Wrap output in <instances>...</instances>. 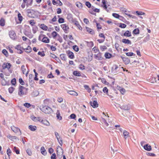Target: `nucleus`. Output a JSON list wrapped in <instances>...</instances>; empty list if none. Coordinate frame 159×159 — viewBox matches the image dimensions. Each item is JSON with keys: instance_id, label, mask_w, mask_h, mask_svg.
<instances>
[{"instance_id": "obj_1", "label": "nucleus", "mask_w": 159, "mask_h": 159, "mask_svg": "<svg viewBox=\"0 0 159 159\" xmlns=\"http://www.w3.org/2000/svg\"><path fill=\"white\" fill-rule=\"evenodd\" d=\"M28 89L20 85L18 92V94L20 96L26 95L27 93Z\"/></svg>"}, {"instance_id": "obj_2", "label": "nucleus", "mask_w": 159, "mask_h": 159, "mask_svg": "<svg viewBox=\"0 0 159 159\" xmlns=\"http://www.w3.org/2000/svg\"><path fill=\"white\" fill-rule=\"evenodd\" d=\"M40 109L46 114H49L52 111V108L47 106H42L40 107Z\"/></svg>"}, {"instance_id": "obj_3", "label": "nucleus", "mask_w": 159, "mask_h": 159, "mask_svg": "<svg viewBox=\"0 0 159 159\" xmlns=\"http://www.w3.org/2000/svg\"><path fill=\"white\" fill-rule=\"evenodd\" d=\"M120 67L116 65H114L111 67V73L112 74H116L120 70Z\"/></svg>"}, {"instance_id": "obj_4", "label": "nucleus", "mask_w": 159, "mask_h": 159, "mask_svg": "<svg viewBox=\"0 0 159 159\" xmlns=\"http://www.w3.org/2000/svg\"><path fill=\"white\" fill-rule=\"evenodd\" d=\"M9 35L10 37L13 40H15L16 38V34L14 31L11 30L9 31Z\"/></svg>"}, {"instance_id": "obj_5", "label": "nucleus", "mask_w": 159, "mask_h": 159, "mask_svg": "<svg viewBox=\"0 0 159 159\" xmlns=\"http://www.w3.org/2000/svg\"><path fill=\"white\" fill-rule=\"evenodd\" d=\"M34 11L33 10H28L27 11L28 16L31 18H34L35 16Z\"/></svg>"}, {"instance_id": "obj_6", "label": "nucleus", "mask_w": 159, "mask_h": 159, "mask_svg": "<svg viewBox=\"0 0 159 159\" xmlns=\"http://www.w3.org/2000/svg\"><path fill=\"white\" fill-rule=\"evenodd\" d=\"M119 107L121 109L124 110H129L130 109V106L129 104H125L122 106H120V105Z\"/></svg>"}, {"instance_id": "obj_7", "label": "nucleus", "mask_w": 159, "mask_h": 159, "mask_svg": "<svg viewBox=\"0 0 159 159\" xmlns=\"http://www.w3.org/2000/svg\"><path fill=\"white\" fill-rule=\"evenodd\" d=\"M11 66V63L8 62H7L6 63H4L3 64L2 67L3 69H5L6 68L8 70H9V69L10 68Z\"/></svg>"}, {"instance_id": "obj_8", "label": "nucleus", "mask_w": 159, "mask_h": 159, "mask_svg": "<svg viewBox=\"0 0 159 159\" xmlns=\"http://www.w3.org/2000/svg\"><path fill=\"white\" fill-rule=\"evenodd\" d=\"M55 134L58 142L59 143L60 145L61 146L62 145V139L60 138V137H58L59 136V134L57 132H55Z\"/></svg>"}, {"instance_id": "obj_9", "label": "nucleus", "mask_w": 159, "mask_h": 159, "mask_svg": "<svg viewBox=\"0 0 159 159\" xmlns=\"http://www.w3.org/2000/svg\"><path fill=\"white\" fill-rule=\"evenodd\" d=\"M61 28L63 29V30H64V32L66 33H67V31L69 29V27L66 24H63L61 25Z\"/></svg>"}, {"instance_id": "obj_10", "label": "nucleus", "mask_w": 159, "mask_h": 159, "mask_svg": "<svg viewBox=\"0 0 159 159\" xmlns=\"http://www.w3.org/2000/svg\"><path fill=\"white\" fill-rule=\"evenodd\" d=\"M121 58L125 64H129L130 62V60L127 58L121 56Z\"/></svg>"}, {"instance_id": "obj_11", "label": "nucleus", "mask_w": 159, "mask_h": 159, "mask_svg": "<svg viewBox=\"0 0 159 159\" xmlns=\"http://www.w3.org/2000/svg\"><path fill=\"white\" fill-rule=\"evenodd\" d=\"M90 104L91 105L93 108H96L98 106V104L96 101H94L93 102H90Z\"/></svg>"}, {"instance_id": "obj_12", "label": "nucleus", "mask_w": 159, "mask_h": 159, "mask_svg": "<svg viewBox=\"0 0 159 159\" xmlns=\"http://www.w3.org/2000/svg\"><path fill=\"white\" fill-rule=\"evenodd\" d=\"M67 18L69 22H73V16L71 14H67Z\"/></svg>"}, {"instance_id": "obj_13", "label": "nucleus", "mask_w": 159, "mask_h": 159, "mask_svg": "<svg viewBox=\"0 0 159 159\" xmlns=\"http://www.w3.org/2000/svg\"><path fill=\"white\" fill-rule=\"evenodd\" d=\"M31 119L35 122L40 121L41 119L39 117H36L32 116H31Z\"/></svg>"}, {"instance_id": "obj_14", "label": "nucleus", "mask_w": 159, "mask_h": 159, "mask_svg": "<svg viewBox=\"0 0 159 159\" xmlns=\"http://www.w3.org/2000/svg\"><path fill=\"white\" fill-rule=\"evenodd\" d=\"M68 56L70 59H73L74 58V56L73 52L70 51H68L67 53Z\"/></svg>"}, {"instance_id": "obj_15", "label": "nucleus", "mask_w": 159, "mask_h": 159, "mask_svg": "<svg viewBox=\"0 0 159 159\" xmlns=\"http://www.w3.org/2000/svg\"><path fill=\"white\" fill-rule=\"evenodd\" d=\"M144 149L148 151H150L152 150L151 146L148 144H146L143 146Z\"/></svg>"}, {"instance_id": "obj_16", "label": "nucleus", "mask_w": 159, "mask_h": 159, "mask_svg": "<svg viewBox=\"0 0 159 159\" xmlns=\"http://www.w3.org/2000/svg\"><path fill=\"white\" fill-rule=\"evenodd\" d=\"M67 93L76 96L78 95V93L75 91L73 90H68Z\"/></svg>"}, {"instance_id": "obj_17", "label": "nucleus", "mask_w": 159, "mask_h": 159, "mask_svg": "<svg viewBox=\"0 0 159 159\" xmlns=\"http://www.w3.org/2000/svg\"><path fill=\"white\" fill-rule=\"evenodd\" d=\"M42 41L45 43H48L49 42L50 40L48 37L43 36L42 39Z\"/></svg>"}, {"instance_id": "obj_18", "label": "nucleus", "mask_w": 159, "mask_h": 159, "mask_svg": "<svg viewBox=\"0 0 159 159\" xmlns=\"http://www.w3.org/2000/svg\"><path fill=\"white\" fill-rule=\"evenodd\" d=\"M122 42L125 44H127L130 45L131 44V41L128 39H123L122 40Z\"/></svg>"}, {"instance_id": "obj_19", "label": "nucleus", "mask_w": 159, "mask_h": 159, "mask_svg": "<svg viewBox=\"0 0 159 159\" xmlns=\"http://www.w3.org/2000/svg\"><path fill=\"white\" fill-rule=\"evenodd\" d=\"M11 130L15 133H17L19 131H20L19 128L16 127L14 126L11 127Z\"/></svg>"}, {"instance_id": "obj_20", "label": "nucleus", "mask_w": 159, "mask_h": 159, "mask_svg": "<svg viewBox=\"0 0 159 159\" xmlns=\"http://www.w3.org/2000/svg\"><path fill=\"white\" fill-rule=\"evenodd\" d=\"M41 122L43 124L47 125V126H49L50 125V123L49 122L46 120H41Z\"/></svg>"}, {"instance_id": "obj_21", "label": "nucleus", "mask_w": 159, "mask_h": 159, "mask_svg": "<svg viewBox=\"0 0 159 159\" xmlns=\"http://www.w3.org/2000/svg\"><path fill=\"white\" fill-rule=\"evenodd\" d=\"M61 150L62 151L61 152H58V151H57V156L59 159H61L62 158L63 153V150L62 148H61Z\"/></svg>"}, {"instance_id": "obj_22", "label": "nucleus", "mask_w": 159, "mask_h": 159, "mask_svg": "<svg viewBox=\"0 0 159 159\" xmlns=\"http://www.w3.org/2000/svg\"><path fill=\"white\" fill-rule=\"evenodd\" d=\"M87 31L91 34H94V31L92 29L88 27H86Z\"/></svg>"}, {"instance_id": "obj_23", "label": "nucleus", "mask_w": 159, "mask_h": 159, "mask_svg": "<svg viewBox=\"0 0 159 159\" xmlns=\"http://www.w3.org/2000/svg\"><path fill=\"white\" fill-rule=\"evenodd\" d=\"M123 36L126 37H130L131 36V34L130 31L127 30L123 34Z\"/></svg>"}, {"instance_id": "obj_24", "label": "nucleus", "mask_w": 159, "mask_h": 159, "mask_svg": "<svg viewBox=\"0 0 159 159\" xmlns=\"http://www.w3.org/2000/svg\"><path fill=\"white\" fill-rule=\"evenodd\" d=\"M57 117L58 119L61 120L62 119V117L61 116V114L59 110H57L56 113Z\"/></svg>"}, {"instance_id": "obj_25", "label": "nucleus", "mask_w": 159, "mask_h": 159, "mask_svg": "<svg viewBox=\"0 0 159 159\" xmlns=\"http://www.w3.org/2000/svg\"><path fill=\"white\" fill-rule=\"evenodd\" d=\"M104 56L107 59H110L112 57V54L109 52H106Z\"/></svg>"}, {"instance_id": "obj_26", "label": "nucleus", "mask_w": 159, "mask_h": 159, "mask_svg": "<svg viewBox=\"0 0 159 159\" xmlns=\"http://www.w3.org/2000/svg\"><path fill=\"white\" fill-rule=\"evenodd\" d=\"M76 6L79 8L81 9L83 7V5L80 2H78L75 3Z\"/></svg>"}, {"instance_id": "obj_27", "label": "nucleus", "mask_w": 159, "mask_h": 159, "mask_svg": "<svg viewBox=\"0 0 159 159\" xmlns=\"http://www.w3.org/2000/svg\"><path fill=\"white\" fill-rule=\"evenodd\" d=\"M29 129L31 131H34L36 129L37 127L35 126L30 125L29 126Z\"/></svg>"}, {"instance_id": "obj_28", "label": "nucleus", "mask_w": 159, "mask_h": 159, "mask_svg": "<svg viewBox=\"0 0 159 159\" xmlns=\"http://www.w3.org/2000/svg\"><path fill=\"white\" fill-rule=\"evenodd\" d=\"M123 135L125 139L127 138L129 136V133L126 130H124L123 132Z\"/></svg>"}, {"instance_id": "obj_29", "label": "nucleus", "mask_w": 159, "mask_h": 159, "mask_svg": "<svg viewBox=\"0 0 159 159\" xmlns=\"http://www.w3.org/2000/svg\"><path fill=\"white\" fill-rule=\"evenodd\" d=\"M41 153L44 155L47 154V152L43 147H42L41 148Z\"/></svg>"}, {"instance_id": "obj_30", "label": "nucleus", "mask_w": 159, "mask_h": 159, "mask_svg": "<svg viewBox=\"0 0 159 159\" xmlns=\"http://www.w3.org/2000/svg\"><path fill=\"white\" fill-rule=\"evenodd\" d=\"M24 34L25 35L28 37L30 39H31L33 37V35L31 33H29L27 31H26L24 33Z\"/></svg>"}, {"instance_id": "obj_31", "label": "nucleus", "mask_w": 159, "mask_h": 159, "mask_svg": "<svg viewBox=\"0 0 159 159\" xmlns=\"http://www.w3.org/2000/svg\"><path fill=\"white\" fill-rule=\"evenodd\" d=\"M75 24L78 27V28L79 29V30H82V27L80 25L79 22L78 21H75Z\"/></svg>"}, {"instance_id": "obj_32", "label": "nucleus", "mask_w": 159, "mask_h": 159, "mask_svg": "<svg viewBox=\"0 0 159 159\" xmlns=\"http://www.w3.org/2000/svg\"><path fill=\"white\" fill-rule=\"evenodd\" d=\"M18 20L20 21V23H21L23 20V17L19 12H18Z\"/></svg>"}, {"instance_id": "obj_33", "label": "nucleus", "mask_w": 159, "mask_h": 159, "mask_svg": "<svg viewBox=\"0 0 159 159\" xmlns=\"http://www.w3.org/2000/svg\"><path fill=\"white\" fill-rule=\"evenodd\" d=\"M2 53L7 57L9 56L7 50L5 49H4L2 51Z\"/></svg>"}, {"instance_id": "obj_34", "label": "nucleus", "mask_w": 159, "mask_h": 159, "mask_svg": "<svg viewBox=\"0 0 159 159\" xmlns=\"http://www.w3.org/2000/svg\"><path fill=\"white\" fill-rule=\"evenodd\" d=\"M5 21L3 18H2L0 20V25L3 26L5 25Z\"/></svg>"}, {"instance_id": "obj_35", "label": "nucleus", "mask_w": 159, "mask_h": 159, "mask_svg": "<svg viewBox=\"0 0 159 159\" xmlns=\"http://www.w3.org/2000/svg\"><path fill=\"white\" fill-rule=\"evenodd\" d=\"M73 74L75 76H81L80 72L77 71H74L73 72Z\"/></svg>"}, {"instance_id": "obj_36", "label": "nucleus", "mask_w": 159, "mask_h": 159, "mask_svg": "<svg viewBox=\"0 0 159 159\" xmlns=\"http://www.w3.org/2000/svg\"><path fill=\"white\" fill-rule=\"evenodd\" d=\"M95 56L96 57L98 58L99 60H101L102 59V57L101 56H102V54L100 52H99L98 53V54L96 55L95 54Z\"/></svg>"}, {"instance_id": "obj_37", "label": "nucleus", "mask_w": 159, "mask_h": 159, "mask_svg": "<svg viewBox=\"0 0 159 159\" xmlns=\"http://www.w3.org/2000/svg\"><path fill=\"white\" fill-rule=\"evenodd\" d=\"M40 27L42 29L44 30H47L48 29V27L43 24H41Z\"/></svg>"}, {"instance_id": "obj_38", "label": "nucleus", "mask_w": 159, "mask_h": 159, "mask_svg": "<svg viewBox=\"0 0 159 159\" xmlns=\"http://www.w3.org/2000/svg\"><path fill=\"white\" fill-rule=\"evenodd\" d=\"M85 42L87 43V45L89 47H92L93 46V42L90 41L89 42L88 41H85Z\"/></svg>"}, {"instance_id": "obj_39", "label": "nucleus", "mask_w": 159, "mask_h": 159, "mask_svg": "<svg viewBox=\"0 0 159 159\" xmlns=\"http://www.w3.org/2000/svg\"><path fill=\"white\" fill-rule=\"evenodd\" d=\"M133 33L135 34H139V30L138 28L135 29L133 30Z\"/></svg>"}, {"instance_id": "obj_40", "label": "nucleus", "mask_w": 159, "mask_h": 159, "mask_svg": "<svg viewBox=\"0 0 159 159\" xmlns=\"http://www.w3.org/2000/svg\"><path fill=\"white\" fill-rule=\"evenodd\" d=\"M38 28L37 26L36 25H34L33 27L32 31L33 33L35 34L36 33L37 31L38 30Z\"/></svg>"}, {"instance_id": "obj_41", "label": "nucleus", "mask_w": 159, "mask_h": 159, "mask_svg": "<svg viewBox=\"0 0 159 159\" xmlns=\"http://www.w3.org/2000/svg\"><path fill=\"white\" fill-rule=\"evenodd\" d=\"M52 35L53 37V38H55L56 37H57L58 36V35L59 34H58L57 33L56 31H54L52 33Z\"/></svg>"}, {"instance_id": "obj_42", "label": "nucleus", "mask_w": 159, "mask_h": 159, "mask_svg": "<svg viewBox=\"0 0 159 159\" xmlns=\"http://www.w3.org/2000/svg\"><path fill=\"white\" fill-rule=\"evenodd\" d=\"M61 59L63 60H65L66 59V56L65 54H61L60 55Z\"/></svg>"}, {"instance_id": "obj_43", "label": "nucleus", "mask_w": 159, "mask_h": 159, "mask_svg": "<svg viewBox=\"0 0 159 159\" xmlns=\"http://www.w3.org/2000/svg\"><path fill=\"white\" fill-rule=\"evenodd\" d=\"M105 129L107 130V131L109 132H111V131L114 128H113L112 127L110 126L109 128H107L106 127L105 128Z\"/></svg>"}, {"instance_id": "obj_44", "label": "nucleus", "mask_w": 159, "mask_h": 159, "mask_svg": "<svg viewBox=\"0 0 159 159\" xmlns=\"http://www.w3.org/2000/svg\"><path fill=\"white\" fill-rule=\"evenodd\" d=\"M100 49L102 51H103L107 49V47L105 45L101 46H100Z\"/></svg>"}, {"instance_id": "obj_45", "label": "nucleus", "mask_w": 159, "mask_h": 159, "mask_svg": "<svg viewBox=\"0 0 159 159\" xmlns=\"http://www.w3.org/2000/svg\"><path fill=\"white\" fill-rule=\"evenodd\" d=\"M57 40L60 43H61L62 42V38L59 35H58V36H57Z\"/></svg>"}, {"instance_id": "obj_46", "label": "nucleus", "mask_w": 159, "mask_h": 159, "mask_svg": "<svg viewBox=\"0 0 159 159\" xmlns=\"http://www.w3.org/2000/svg\"><path fill=\"white\" fill-rule=\"evenodd\" d=\"M58 22L59 23H62L64 22V19L62 17L59 18Z\"/></svg>"}, {"instance_id": "obj_47", "label": "nucleus", "mask_w": 159, "mask_h": 159, "mask_svg": "<svg viewBox=\"0 0 159 159\" xmlns=\"http://www.w3.org/2000/svg\"><path fill=\"white\" fill-rule=\"evenodd\" d=\"M13 151L15 152L16 154H19L20 153L19 150L18 149H17V148L16 147H14L13 148Z\"/></svg>"}, {"instance_id": "obj_48", "label": "nucleus", "mask_w": 159, "mask_h": 159, "mask_svg": "<svg viewBox=\"0 0 159 159\" xmlns=\"http://www.w3.org/2000/svg\"><path fill=\"white\" fill-rule=\"evenodd\" d=\"M73 48L75 51L77 52H78L79 50V48L76 45H74L73 46Z\"/></svg>"}, {"instance_id": "obj_49", "label": "nucleus", "mask_w": 159, "mask_h": 159, "mask_svg": "<svg viewBox=\"0 0 159 159\" xmlns=\"http://www.w3.org/2000/svg\"><path fill=\"white\" fill-rule=\"evenodd\" d=\"M39 94V92L38 91L35 90L32 93V95H33L34 96H37Z\"/></svg>"}, {"instance_id": "obj_50", "label": "nucleus", "mask_w": 159, "mask_h": 159, "mask_svg": "<svg viewBox=\"0 0 159 159\" xmlns=\"http://www.w3.org/2000/svg\"><path fill=\"white\" fill-rule=\"evenodd\" d=\"M14 89L15 88L13 87H11L9 88L8 89V91L9 93H12L13 92Z\"/></svg>"}, {"instance_id": "obj_51", "label": "nucleus", "mask_w": 159, "mask_h": 159, "mask_svg": "<svg viewBox=\"0 0 159 159\" xmlns=\"http://www.w3.org/2000/svg\"><path fill=\"white\" fill-rule=\"evenodd\" d=\"M126 55L128 56H135V54L132 52H128L125 53Z\"/></svg>"}, {"instance_id": "obj_52", "label": "nucleus", "mask_w": 159, "mask_h": 159, "mask_svg": "<svg viewBox=\"0 0 159 159\" xmlns=\"http://www.w3.org/2000/svg\"><path fill=\"white\" fill-rule=\"evenodd\" d=\"M119 27L122 28H125L126 27V25L123 23H120Z\"/></svg>"}, {"instance_id": "obj_53", "label": "nucleus", "mask_w": 159, "mask_h": 159, "mask_svg": "<svg viewBox=\"0 0 159 159\" xmlns=\"http://www.w3.org/2000/svg\"><path fill=\"white\" fill-rule=\"evenodd\" d=\"M7 81L6 80L4 79H2L1 81V84L3 86H5L6 85Z\"/></svg>"}, {"instance_id": "obj_54", "label": "nucleus", "mask_w": 159, "mask_h": 159, "mask_svg": "<svg viewBox=\"0 0 159 159\" xmlns=\"http://www.w3.org/2000/svg\"><path fill=\"white\" fill-rule=\"evenodd\" d=\"M16 79L15 78H13L11 80V83L12 85H14L16 84Z\"/></svg>"}, {"instance_id": "obj_55", "label": "nucleus", "mask_w": 159, "mask_h": 159, "mask_svg": "<svg viewBox=\"0 0 159 159\" xmlns=\"http://www.w3.org/2000/svg\"><path fill=\"white\" fill-rule=\"evenodd\" d=\"M112 16L118 19L119 18L120 15L119 14L116 13H113L112 14Z\"/></svg>"}, {"instance_id": "obj_56", "label": "nucleus", "mask_w": 159, "mask_h": 159, "mask_svg": "<svg viewBox=\"0 0 159 159\" xmlns=\"http://www.w3.org/2000/svg\"><path fill=\"white\" fill-rule=\"evenodd\" d=\"M102 7L105 9L107 12L109 11V10L107 9V7L106 4H102Z\"/></svg>"}, {"instance_id": "obj_57", "label": "nucleus", "mask_w": 159, "mask_h": 159, "mask_svg": "<svg viewBox=\"0 0 159 159\" xmlns=\"http://www.w3.org/2000/svg\"><path fill=\"white\" fill-rule=\"evenodd\" d=\"M85 5L86 6H87L88 8H90L91 7V4L90 3V2L88 1H87L85 2Z\"/></svg>"}, {"instance_id": "obj_58", "label": "nucleus", "mask_w": 159, "mask_h": 159, "mask_svg": "<svg viewBox=\"0 0 159 159\" xmlns=\"http://www.w3.org/2000/svg\"><path fill=\"white\" fill-rule=\"evenodd\" d=\"M146 154L148 156H152V157H155L156 156V155L154 153H152L151 152H147Z\"/></svg>"}, {"instance_id": "obj_59", "label": "nucleus", "mask_w": 159, "mask_h": 159, "mask_svg": "<svg viewBox=\"0 0 159 159\" xmlns=\"http://www.w3.org/2000/svg\"><path fill=\"white\" fill-rule=\"evenodd\" d=\"M21 69L23 71V73L24 74L26 72V69L25 68V66L24 65H22L21 67Z\"/></svg>"}, {"instance_id": "obj_60", "label": "nucleus", "mask_w": 159, "mask_h": 159, "mask_svg": "<svg viewBox=\"0 0 159 159\" xmlns=\"http://www.w3.org/2000/svg\"><path fill=\"white\" fill-rule=\"evenodd\" d=\"M7 154L8 156V157H9L10 156L11 154V150L10 149L8 148L7 149Z\"/></svg>"}, {"instance_id": "obj_61", "label": "nucleus", "mask_w": 159, "mask_h": 159, "mask_svg": "<svg viewBox=\"0 0 159 159\" xmlns=\"http://www.w3.org/2000/svg\"><path fill=\"white\" fill-rule=\"evenodd\" d=\"M26 152L29 156H31L32 155V153L30 149H27L26 150Z\"/></svg>"}, {"instance_id": "obj_62", "label": "nucleus", "mask_w": 159, "mask_h": 159, "mask_svg": "<svg viewBox=\"0 0 159 159\" xmlns=\"http://www.w3.org/2000/svg\"><path fill=\"white\" fill-rule=\"evenodd\" d=\"M120 91L122 94H124L125 92V90L124 88H121L120 89Z\"/></svg>"}, {"instance_id": "obj_63", "label": "nucleus", "mask_w": 159, "mask_h": 159, "mask_svg": "<svg viewBox=\"0 0 159 159\" xmlns=\"http://www.w3.org/2000/svg\"><path fill=\"white\" fill-rule=\"evenodd\" d=\"M24 106L27 108H29L31 106V105L28 103H25L24 104Z\"/></svg>"}, {"instance_id": "obj_64", "label": "nucleus", "mask_w": 159, "mask_h": 159, "mask_svg": "<svg viewBox=\"0 0 159 159\" xmlns=\"http://www.w3.org/2000/svg\"><path fill=\"white\" fill-rule=\"evenodd\" d=\"M19 83L21 84L22 85H24V84L25 83L22 78H19Z\"/></svg>"}]
</instances>
